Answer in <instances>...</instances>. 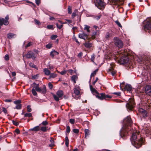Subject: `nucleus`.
Here are the masks:
<instances>
[{
  "label": "nucleus",
  "mask_w": 151,
  "mask_h": 151,
  "mask_svg": "<svg viewBox=\"0 0 151 151\" xmlns=\"http://www.w3.org/2000/svg\"><path fill=\"white\" fill-rule=\"evenodd\" d=\"M90 88L92 94L95 95L96 97L99 99L101 96L100 94H99L97 90L93 88L92 85H90Z\"/></svg>",
  "instance_id": "obj_9"
},
{
  "label": "nucleus",
  "mask_w": 151,
  "mask_h": 151,
  "mask_svg": "<svg viewBox=\"0 0 151 151\" xmlns=\"http://www.w3.org/2000/svg\"><path fill=\"white\" fill-rule=\"evenodd\" d=\"M100 97H99V99L103 100V99H105L108 98H111V97L109 95H106L104 93H100Z\"/></svg>",
  "instance_id": "obj_17"
},
{
  "label": "nucleus",
  "mask_w": 151,
  "mask_h": 151,
  "mask_svg": "<svg viewBox=\"0 0 151 151\" xmlns=\"http://www.w3.org/2000/svg\"><path fill=\"white\" fill-rule=\"evenodd\" d=\"M34 21L35 22V24H38V25H40L41 24V23L38 20L35 19H34Z\"/></svg>",
  "instance_id": "obj_42"
},
{
  "label": "nucleus",
  "mask_w": 151,
  "mask_h": 151,
  "mask_svg": "<svg viewBox=\"0 0 151 151\" xmlns=\"http://www.w3.org/2000/svg\"><path fill=\"white\" fill-rule=\"evenodd\" d=\"M142 104H139L138 109V114L140 117L143 118H145L148 117V113L147 111L145 109L142 107L141 105Z\"/></svg>",
  "instance_id": "obj_3"
},
{
  "label": "nucleus",
  "mask_w": 151,
  "mask_h": 151,
  "mask_svg": "<svg viewBox=\"0 0 151 151\" xmlns=\"http://www.w3.org/2000/svg\"><path fill=\"white\" fill-rule=\"evenodd\" d=\"M53 98L56 101H59V97L58 96H57V95H56L55 94H53Z\"/></svg>",
  "instance_id": "obj_32"
},
{
  "label": "nucleus",
  "mask_w": 151,
  "mask_h": 151,
  "mask_svg": "<svg viewBox=\"0 0 151 151\" xmlns=\"http://www.w3.org/2000/svg\"><path fill=\"white\" fill-rule=\"evenodd\" d=\"M109 72L113 76L116 74V72L113 68V67L109 69Z\"/></svg>",
  "instance_id": "obj_25"
},
{
  "label": "nucleus",
  "mask_w": 151,
  "mask_h": 151,
  "mask_svg": "<svg viewBox=\"0 0 151 151\" xmlns=\"http://www.w3.org/2000/svg\"><path fill=\"white\" fill-rule=\"evenodd\" d=\"M69 143V141L68 137L66 136L65 138V144L66 146L68 147Z\"/></svg>",
  "instance_id": "obj_30"
},
{
  "label": "nucleus",
  "mask_w": 151,
  "mask_h": 151,
  "mask_svg": "<svg viewBox=\"0 0 151 151\" xmlns=\"http://www.w3.org/2000/svg\"><path fill=\"white\" fill-rule=\"evenodd\" d=\"M85 132V138H86L90 134V131L88 129H86L84 130Z\"/></svg>",
  "instance_id": "obj_24"
},
{
  "label": "nucleus",
  "mask_w": 151,
  "mask_h": 151,
  "mask_svg": "<svg viewBox=\"0 0 151 151\" xmlns=\"http://www.w3.org/2000/svg\"><path fill=\"white\" fill-rule=\"evenodd\" d=\"M21 101L20 100H17V101H14V103L15 104H20L21 103Z\"/></svg>",
  "instance_id": "obj_40"
},
{
  "label": "nucleus",
  "mask_w": 151,
  "mask_h": 151,
  "mask_svg": "<svg viewBox=\"0 0 151 151\" xmlns=\"http://www.w3.org/2000/svg\"><path fill=\"white\" fill-rule=\"evenodd\" d=\"M143 63L144 64L145 66L144 67V70L143 71V73L144 72L145 73V74H144V76L145 77H146L147 78H148L147 76V74L146 73V70L149 69H150V63L148 60L147 61H142ZM146 71H147L146 70Z\"/></svg>",
  "instance_id": "obj_6"
},
{
  "label": "nucleus",
  "mask_w": 151,
  "mask_h": 151,
  "mask_svg": "<svg viewBox=\"0 0 151 151\" xmlns=\"http://www.w3.org/2000/svg\"><path fill=\"white\" fill-rule=\"evenodd\" d=\"M81 89L79 86L76 85L73 88L74 94H72V96L75 99H77L78 98V96L80 93V91Z\"/></svg>",
  "instance_id": "obj_5"
},
{
  "label": "nucleus",
  "mask_w": 151,
  "mask_h": 151,
  "mask_svg": "<svg viewBox=\"0 0 151 151\" xmlns=\"http://www.w3.org/2000/svg\"><path fill=\"white\" fill-rule=\"evenodd\" d=\"M40 128L39 126H37L34 127L33 128L30 129L29 130L33 131H34L37 132L40 130Z\"/></svg>",
  "instance_id": "obj_26"
},
{
  "label": "nucleus",
  "mask_w": 151,
  "mask_h": 151,
  "mask_svg": "<svg viewBox=\"0 0 151 151\" xmlns=\"http://www.w3.org/2000/svg\"><path fill=\"white\" fill-rule=\"evenodd\" d=\"M134 103L133 99H131L129 101V102L127 103L126 106L127 108L130 110H132L134 107Z\"/></svg>",
  "instance_id": "obj_11"
},
{
  "label": "nucleus",
  "mask_w": 151,
  "mask_h": 151,
  "mask_svg": "<svg viewBox=\"0 0 151 151\" xmlns=\"http://www.w3.org/2000/svg\"><path fill=\"white\" fill-rule=\"evenodd\" d=\"M66 72V71L65 70H63L60 72V73L62 75H64L65 74Z\"/></svg>",
  "instance_id": "obj_60"
},
{
  "label": "nucleus",
  "mask_w": 151,
  "mask_h": 151,
  "mask_svg": "<svg viewBox=\"0 0 151 151\" xmlns=\"http://www.w3.org/2000/svg\"><path fill=\"white\" fill-rule=\"evenodd\" d=\"M138 138L139 137H137L136 133H133L131 139L132 144L137 148L141 147L144 142L143 138L141 137L138 139Z\"/></svg>",
  "instance_id": "obj_2"
},
{
  "label": "nucleus",
  "mask_w": 151,
  "mask_h": 151,
  "mask_svg": "<svg viewBox=\"0 0 151 151\" xmlns=\"http://www.w3.org/2000/svg\"><path fill=\"white\" fill-rule=\"evenodd\" d=\"M84 45L87 48H90L92 46L91 43L89 42H86L84 44Z\"/></svg>",
  "instance_id": "obj_27"
},
{
  "label": "nucleus",
  "mask_w": 151,
  "mask_h": 151,
  "mask_svg": "<svg viewBox=\"0 0 151 151\" xmlns=\"http://www.w3.org/2000/svg\"><path fill=\"white\" fill-rule=\"evenodd\" d=\"M95 59V55L94 54H93L91 56V60L92 62L93 63L94 62V60Z\"/></svg>",
  "instance_id": "obj_44"
},
{
  "label": "nucleus",
  "mask_w": 151,
  "mask_h": 151,
  "mask_svg": "<svg viewBox=\"0 0 151 151\" xmlns=\"http://www.w3.org/2000/svg\"><path fill=\"white\" fill-rule=\"evenodd\" d=\"M48 124V122L46 121H44L42 123V124L43 125H46Z\"/></svg>",
  "instance_id": "obj_55"
},
{
  "label": "nucleus",
  "mask_w": 151,
  "mask_h": 151,
  "mask_svg": "<svg viewBox=\"0 0 151 151\" xmlns=\"http://www.w3.org/2000/svg\"><path fill=\"white\" fill-rule=\"evenodd\" d=\"M9 19V17L8 15H7L5 19L4 18L0 19V25H2L3 24L5 25H8V19Z\"/></svg>",
  "instance_id": "obj_10"
},
{
  "label": "nucleus",
  "mask_w": 151,
  "mask_h": 151,
  "mask_svg": "<svg viewBox=\"0 0 151 151\" xmlns=\"http://www.w3.org/2000/svg\"><path fill=\"white\" fill-rule=\"evenodd\" d=\"M116 23L120 27L122 28V26L121 25L120 23L118 21L116 20L115 21Z\"/></svg>",
  "instance_id": "obj_45"
},
{
  "label": "nucleus",
  "mask_w": 151,
  "mask_h": 151,
  "mask_svg": "<svg viewBox=\"0 0 151 151\" xmlns=\"http://www.w3.org/2000/svg\"><path fill=\"white\" fill-rule=\"evenodd\" d=\"M36 90L34 88H33L32 90V92L33 95L34 96H37V93L36 91Z\"/></svg>",
  "instance_id": "obj_35"
},
{
  "label": "nucleus",
  "mask_w": 151,
  "mask_h": 151,
  "mask_svg": "<svg viewBox=\"0 0 151 151\" xmlns=\"http://www.w3.org/2000/svg\"><path fill=\"white\" fill-rule=\"evenodd\" d=\"M50 78H55L57 76V75L56 74L53 73H50Z\"/></svg>",
  "instance_id": "obj_31"
},
{
  "label": "nucleus",
  "mask_w": 151,
  "mask_h": 151,
  "mask_svg": "<svg viewBox=\"0 0 151 151\" xmlns=\"http://www.w3.org/2000/svg\"><path fill=\"white\" fill-rule=\"evenodd\" d=\"M114 41L115 45L118 48H122L123 47V43L119 38L114 37Z\"/></svg>",
  "instance_id": "obj_7"
},
{
  "label": "nucleus",
  "mask_w": 151,
  "mask_h": 151,
  "mask_svg": "<svg viewBox=\"0 0 151 151\" xmlns=\"http://www.w3.org/2000/svg\"><path fill=\"white\" fill-rule=\"evenodd\" d=\"M70 131V128L69 126H68L66 127V131L67 132L69 133Z\"/></svg>",
  "instance_id": "obj_49"
},
{
  "label": "nucleus",
  "mask_w": 151,
  "mask_h": 151,
  "mask_svg": "<svg viewBox=\"0 0 151 151\" xmlns=\"http://www.w3.org/2000/svg\"><path fill=\"white\" fill-rule=\"evenodd\" d=\"M77 76L75 75L73 76L71 78V80L73 81L74 83H76V80L77 79Z\"/></svg>",
  "instance_id": "obj_29"
},
{
  "label": "nucleus",
  "mask_w": 151,
  "mask_h": 151,
  "mask_svg": "<svg viewBox=\"0 0 151 151\" xmlns=\"http://www.w3.org/2000/svg\"><path fill=\"white\" fill-rule=\"evenodd\" d=\"M52 44L51 43H49L46 45V47L48 49H50L52 47Z\"/></svg>",
  "instance_id": "obj_36"
},
{
  "label": "nucleus",
  "mask_w": 151,
  "mask_h": 151,
  "mask_svg": "<svg viewBox=\"0 0 151 151\" xmlns=\"http://www.w3.org/2000/svg\"><path fill=\"white\" fill-rule=\"evenodd\" d=\"M15 132L17 134H19L20 133V131L18 129H17L15 130Z\"/></svg>",
  "instance_id": "obj_63"
},
{
  "label": "nucleus",
  "mask_w": 151,
  "mask_h": 151,
  "mask_svg": "<svg viewBox=\"0 0 151 151\" xmlns=\"http://www.w3.org/2000/svg\"><path fill=\"white\" fill-rule=\"evenodd\" d=\"M60 24L59 23H56V26L59 29H61L62 27L63 26V24Z\"/></svg>",
  "instance_id": "obj_34"
},
{
  "label": "nucleus",
  "mask_w": 151,
  "mask_h": 151,
  "mask_svg": "<svg viewBox=\"0 0 151 151\" xmlns=\"http://www.w3.org/2000/svg\"><path fill=\"white\" fill-rule=\"evenodd\" d=\"M145 30H148V32L151 31V17L147 21L145 26Z\"/></svg>",
  "instance_id": "obj_13"
},
{
  "label": "nucleus",
  "mask_w": 151,
  "mask_h": 151,
  "mask_svg": "<svg viewBox=\"0 0 151 151\" xmlns=\"http://www.w3.org/2000/svg\"><path fill=\"white\" fill-rule=\"evenodd\" d=\"M63 91L61 90L58 91L56 93L57 95L59 97V98H61L62 97V96L63 95Z\"/></svg>",
  "instance_id": "obj_22"
},
{
  "label": "nucleus",
  "mask_w": 151,
  "mask_h": 151,
  "mask_svg": "<svg viewBox=\"0 0 151 151\" xmlns=\"http://www.w3.org/2000/svg\"><path fill=\"white\" fill-rule=\"evenodd\" d=\"M35 2L37 5H39L40 3V0H35Z\"/></svg>",
  "instance_id": "obj_58"
},
{
  "label": "nucleus",
  "mask_w": 151,
  "mask_h": 151,
  "mask_svg": "<svg viewBox=\"0 0 151 151\" xmlns=\"http://www.w3.org/2000/svg\"><path fill=\"white\" fill-rule=\"evenodd\" d=\"M148 117L149 118V119L150 121L151 122V111L150 112H149L148 114Z\"/></svg>",
  "instance_id": "obj_59"
},
{
  "label": "nucleus",
  "mask_w": 151,
  "mask_h": 151,
  "mask_svg": "<svg viewBox=\"0 0 151 151\" xmlns=\"http://www.w3.org/2000/svg\"><path fill=\"white\" fill-rule=\"evenodd\" d=\"M22 106L21 104H17L15 108H14V109H21Z\"/></svg>",
  "instance_id": "obj_38"
},
{
  "label": "nucleus",
  "mask_w": 151,
  "mask_h": 151,
  "mask_svg": "<svg viewBox=\"0 0 151 151\" xmlns=\"http://www.w3.org/2000/svg\"><path fill=\"white\" fill-rule=\"evenodd\" d=\"M124 89L128 91H130L132 90L131 86L129 84H127L125 86Z\"/></svg>",
  "instance_id": "obj_20"
},
{
  "label": "nucleus",
  "mask_w": 151,
  "mask_h": 151,
  "mask_svg": "<svg viewBox=\"0 0 151 151\" xmlns=\"http://www.w3.org/2000/svg\"><path fill=\"white\" fill-rule=\"evenodd\" d=\"M27 111L29 112H30L32 111V110L30 106H27Z\"/></svg>",
  "instance_id": "obj_57"
},
{
  "label": "nucleus",
  "mask_w": 151,
  "mask_h": 151,
  "mask_svg": "<svg viewBox=\"0 0 151 151\" xmlns=\"http://www.w3.org/2000/svg\"><path fill=\"white\" fill-rule=\"evenodd\" d=\"M32 44V42H29L26 46H25V48L29 47Z\"/></svg>",
  "instance_id": "obj_53"
},
{
  "label": "nucleus",
  "mask_w": 151,
  "mask_h": 151,
  "mask_svg": "<svg viewBox=\"0 0 151 151\" xmlns=\"http://www.w3.org/2000/svg\"><path fill=\"white\" fill-rule=\"evenodd\" d=\"M43 71L45 74L46 75L48 76L50 74V71L47 68H45L43 69Z\"/></svg>",
  "instance_id": "obj_21"
},
{
  "label": "nucleus",
  "mask_w": 151,
  "mask_h": 151,
  "mask_svg": "<svg viewBox=\"0 0 151 151\" xmlns=\"http://www.w3.org/2000/svg\"><path fill=\"white\" fill-rule=\"evenodd\" d=\"M65 20L67 21L69 23H71L72 22V21L70 19H65Z\"/></svg>",
  "instance_id": "obj_64"
},
{
  "label": "nucleus",
  "mask_w": 151,
  "mask_h": 151,
  "mask_svg": "<svg viewBox=\"0 0 151 151\" xmlns=\"http://www.w3.org/2000/svg\"><path fill=\"white\" fill-rule=\"evenodd\" d=\"M24 116L26 117H30L32 116V114L31 113H27L24 114Z\"/></svg>",
  "instance_id": "obj_37"
},
{
  "label": "nucleus",
  "mask_w": 151,
  "mask_h": 151,
  "mask_svg": "<svg viewBox=\"0 0 151 151\" xmlns=\"http://www.w3.org/2000/svg\"><path fill=\"white\" fill-rule=\"evenodd\" d=\"M16 35L12 33H9L7 34V37L9 39H12L16 37Z\"/></svg>",
  "instance_id": "obj_19"
},
{
  "label": "nucleus",
  "mask_w": 151,
  "mask_h": 151,
  "mask_svg": "<svg viewBox=\"0 0 151 151\" xmlns=\"http://www.w3.org/2000/svg\"><path fill=\"white\" fill-rule=\"evenodd\" d=\"M68 12L69 14H71L72 13V9L70 6H68Z\"/></svg>",
  "instance_id": "obj_41"
},
{
  "label": "nucleus",
  "mask_w": 151,
  "mask_h": 151,
  "mask_svg": "<svg viewBox=\"0 0 151 151\" xmlns=\"http://www.w3.org/2000/svg\"><path fill=\"white\" fill-rule=\"evenodd\" d=\"M124 125L120 132V135L124 139L126 138L128 134V127H130L132 124V121L130 116H127L124 120Z\"/></svg>",
  "instance_id": "obj_1"
},
{
  "label": "nucleus",
  "mask_w": 151,
  "mask_h": 151,
  "mask_svg": "<svg viewBox=\"0 0 151 151\" xmlns=\"http://www.w3.org/2000/svg\"><path fill=\"white\" fill-rule=\"evenodd\" d=\"M78 36L80 38L83 39L84 40H86L88 38V35L84 33V32L79 34Z\"/></svg>",
  "instance_id": "obj_16"
},
{
  "label": "nucleus",
  "mask_w": 151,
  "mask_h": 151,
  "mask_svg": "<svg viewBox=\"0 0 151 151\" xmlns=\"http://www.w3.org/2000/svg\"><path fill=\"white\" fill-rule=\"evenodd\" d=\"M13 123L14 125L16 126H17L19 124V123L18 122H16L15 121H13Z\"/></svg>",
  "instance_id": "obj_61"
},
{
  "label": "nucleus",
  "mask_w": 151,
  "mask_h": 151,
  "mask_svg": "<svg viewBox=\"0 0 151 151\" xmlns=\"http://www.w3.org/2000/svg\"><path fill=\"white\" fill-rule=\"evenodd\" d=\"M4 59L6 60H8L9 59V55H6L4 57Z\"/></svg>",
  "instance_id": "obj_54"
},
{
  "label": "nucleus",
  "mask_w": 151,
  "mask_h": 151,
  "mask_svg": "<svg viewBox=\"0 0 151 151\" xmlns=\"http://www.w3.org/2000/svg\"><path fill=\"white\" fill-rule=\"evenodd\" d=\"M113 94H115L117 96H120L121 95V93L120 92H114Z\"/></svg>",
  "instance_id": "obj_52"
},
{
  "label": "nucleus",
  "mask_w": 151,
  "mask_h": 151,
  "mask_svg": "<svg viewBox=\"0 0 151 151\" xmlns=\"http://www.w3.org/2000/svg\"><path fill=\"white\" fill-rule=\"evenodd\" d=\"M76 12L77 11H75L72 13V19L74 18V17L76 16Z\"/></svg>",
  "instance_id": "obj_48"
},
{
  "label": "nucleus",
  "mask_w": 151,
  "mask_h": 151,
  "mask_svg": "<svg viewBox=\"0 0 151 151\" xmlns=\"http://www.w3.org/2000/svg\"><path fill=\"white\" fill-rule=\"evenodd\" d=\"M70 122L72 124H73L75 122V120L74 119H70L69 120Z\"/></svg>",
  "instance_id": "obj_46"
},
{
  "label": "nucleus",
  "mask_w": 151,
  "mask_h": 151,
  "mask_svg": "<svg viewBox=\"0 0 151 151\" xmlns=\"http://www.w3.org/2000/svg\"><path fill=\"white\" fill-rule=\"evenodd\" d=\"M73 131L74 133L76 134L78 133L79 132V129H73Z\"/></svg>",
  "instance_id": "obj_51"
},
{
  "label": "nucleus",
  "mask_w": 151,
  "mask_h": 151,
  "mask_svg": "<svg viewBox=\"0 0 151 151\" xmlns=\"http://www.w3.org/2000/svg\"><path fill=\"white\" fill-rule=\"evenodd\" d=\"M101 17V15L100 14L98 15H97L96 16H95L94 17V18L96 20H98Z\"/></svg>",
  "instance_id": "obj_47"
},
{
  "label": "nucleus",
  "mask_w": 151,
  "mask_h": 151,
  "mask_svg": "<svg viewBox=\"0 0 151 151\" xmlns=\"http://www.w3.org/2000/svg\"><path fill=\"white\" fill-rule=\"evenodd\" d=\"M98 70V69H96L95 70H94V71H93V72H92L91 75L90 76V80L89 82H90L91 81V77L92 76H95L96 74V73L97 72V71Z\"/></svg>",
  "instance_id": "obj_23"
},
{
  "label": "nucleus",
  "mask_w": 151,
  "mask_h": 151,
  "mask_svg": "<svg viewBox=\"0 0 151 151\" xmlns=\"http://www.w3.org/2000/svg\"><path fill=\"white\" fill-rule=\"evenodd\" d=\"M90 28V27L88 25H84V29L85 30H86L87 32H90V31L89 30V28Z\"/></svg>",
  "instance_id": "obj_28"
},
{
  "label": "nucleus",
  "mask_w": 151,
  "mask_h": 151,
  "mask_svg": "<svg viewBox=\"0 0 151 151\" xmlns=\"http://www.w3.org/2000/svg\"><path fill=\"white\" fill-rule=\"evenodd\" d=\"M29 65L30 67H32L34 68H36L37 67L36 65L32 63H30Z\"/></svg>",
  "instance_id": "obj_50"
},
{
  "label": "nucleus",
  "mask_w": 151,
  "mask_h": 151,
  "mask_svg": "<svg viewBox=\"0 0 151 151\" xmlns=\"http://www.w3.org/2000/svg\"><path fill=\"white\" fill-rule=\"evenodd\" d=\"M119 63L121 64H126L128 62L129 60L127 56H124L120 58L119 60Z\"/></svg>",
  "instance_id": "obj_14"
},
{
  "label": "nucleus",
  "mask_w": 151,
  "mask_h": 151,
  "mask_svg": "<svg viewBox=\"0 0 151 151\" xmlns=\"http://www.w3.org/2000/svg\"><path fill=\"white\" fill-rule=\"evenodd\" d=\"M48 86L51 89L52 88V85L50 83H48Z\"/></svg>",
  "instance_id": "obj_62"
},
{
  "label": "nucleus",
  "mask_w": 151,
  "mask_h": 151,
  "mask_svg": "<svg viewBox=\"0 0 151 151\" xmlns=\"http://www.w3.org/2000/svg\"><path fill=\"white\" fill-rule=\"evenodd\" d=\"M53 26L52 25H48L47 26V28L49 29H52Z\"/></svg>",
  "instance_id": "obj_56"
},
{
  "label": "nucleus",
  "mask_w": 151,
  "mask_h": 151,
  "mask_svg": "<svg viewBox=\"0 0 151 151\" xmlns=\"http://www.w3.org/2000/svg\"><path fill=\"white\" fill-rule=\"evenodd\" d=\"M35 90L38 92H40L42 94H45L46 92V87L45 85L43 86V88L41 89L39 87V85L37 84L35 87Z\"/></svg>",
  "instance_id": "obj_8"
},
{
  "label": "nucleus",
  "mask_w": 151,
  "mask_h": 151,
  "mask_svg": "<svg viewBox=\"0 0 151 151\" xmlns=\"http://www.w3.org/2000/svg\"><path fill=\"white\" fill-rule=\"evenodd\" d=\"M145 93L148 95H151V87L150 86H147L145 88Z\"/></svg>",
  "instance_id": "obj_15"
},
{
  "label": "nucleus",
  "mask_w": 151,
  "mask_h": 151,
  "mask_svg": "<svg viewBox=\"0 0 151 151\" xmlns=\"http://www.w3.org/2000/svg\"><path fill=\"white\" fill-rule=\"evenodd\" d=\"M37 56V54L31 51L28 52L26 55V57L28 58H32L34 60Z\"/></svg>",
  "instance_id": "obj_12"
},
{
  "label": "nucleus",
  "mask_w": 151,
  "mask_h": 151,
  "mask_svg": "<svg viewBox=\"0 0 151 151\" xmlns=\"http://www.w3.org/2000/svg\"><path fill=\"white\" fill-rule=\"evenodd\" d=\"M47 128V127H42L40 128V130L43 132H45L46 131Z\"/></svg>",
  "instance_id": "obj_33"
},
{
  "label": "nucleus",
  "mask_w": 151,
  "mask_h": 151,
  "mask_svg": "<svg viewBox=\"0 0 151 151\" xmlns=\"http://www.w3.org/2000/svg\"><path fill=\"white\" fill-rule=\"evenodd\" d=\"M94 2L95 6L99 9H102L104 8L105 4L103 0H96Z\"/></svg>",
  "instance_id": "obj_4"
},
{
  "label": "nucleus",
  "mask_w": 151,
  "mask_h": 151,
  "mask_svg": "<svg viewBox=\"0 0 151 151\" xmlns=\"http://www.w3.org/2000/svg\"><path fill=\"white\" fill-rule=\"evenodd\" d=\"M73 40H75L76 42L78 43L79 45H80V42L78 41V39L76 38V36L74 35L73 36Z\"/></svg>",
  "instance_id": "obj_43"
},
{
  "label": "nucleus",
  "mask_w": 151,
  "mask_h": 151,
  "mask_svg": "<svg viewBox=\"0 0 151 151\" xmlns=\"http://www.w3.org/2000/svg\"><path fill=\"white\" fill-rule=\"evenodd\" d=\"M58 37L57 35H52L51 36L50 38L52 40H54Z\"/></svg>",
  "instance_id": "obj_39"
},
{
  "label": "nucleus",
  "mask_w": 151,
  "mask_h": 151,
  "mask_svg": "<svg viewBox=\"0 0 151 151\" xmlns=\"http://www.w3.org/2000/svg\"><path fill=\"white\" fill-rule=\"evenodd\" d=\"M59 52L54 50H52L50 52V55L52 58H54V56L56 55H58Z\"/></svg>",
  "instance_id": "obj_18"
}]
</instances>
